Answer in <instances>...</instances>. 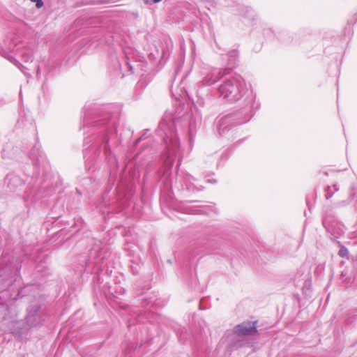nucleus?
Instances as JSON below:
<instances>
[{"label": "nucleus", "mask_w": 357, "mask_h": 357, "mask_svg": "<svg viewBox=\"0 0 357 357\" xmlns=\"http://www.w3.org/2000/svg\"><path fill=\"white\" fill-rule=\"evenodd\" d=\"M257 321L243 322L234 328V333L238 335H249L255 334L257 330Z\"/></svg>", "instance_id": "1"}, {"label": "nucleus", "mask_w": 357, "mask_h": 357, "mask_svg": "<svg viewBox=\"0 0 357 357\" xmlns=\"http://www.w3.org/2000/svg\"><path fill=\"white\" fill-rule=\"evenodd\" d=\"M339 190L337 183L333 185V186L328 185L325 189L326 194L325 197L326 199L332 197L333 194Z\"/></svg>", "instance_id": "2"}, {"label": "nucleus", "mask_w": 357, "mask_h": 357, "mask_svg": "<svg viewBox=\"0 0 357 357\" xmlns=\"http://www.w3.org/2000/svg\"><path fill=\"white\" fill-rule=\"evenodd\" d=\"M40 306L39 305H35L29 309V317L35 316L40 310Z\"/></svg>", "instance_id": "3"}, {"label": "nucleus", "mask_w": 357, "mask_h": 357, "mask_svg": "<svg viewBox=\"0 0 357 357\" xmlns=\"http://www.w3.org/2000/svg\"><path fill=\"white\" fill-rule=\"evenodd\" d=\"M339 255L342 257L348 258L349 257L348 250L344 247H342L339 250Z\"/></svg>", "instance_id": "4"}, {"label": "nucleus", "mask_w": 357, "mask_h": 357, "mask_svg": "<svg viewBox=\"0 0 357 357\" xmlns=\"http://www.w3.org/2000/svg\"><path fill=\"white\" fill-rule=\"evenodd\" d=\"M32 2L36 3V6L37 8H41L43 6V3L42 0H30Z\"/></svg>", "instance_id": "5"}, {"label": "nucleus", "mask_w": 357, "mask_h": 357, "mask_svg": "<svg viewBox=\"0 0 357 357\" xmlns=\"http://www.w3.org/2000/svg\"><path fill=\"white\" fill-rule=\"evenodd\" d=\"M152 1H153V2L154 3H158L160 2V1H162V0H152Z\"/></svg>", "instance_id": "6"}, {"label": "nucleus", "mask_w": 357, "mask_h": 357, "mask_svg": "<svg viewBox=\"0 0 357 357\" xmlns=\"http://www.w3.org/2000/svg\"><path fill=\"white\" fill-rule=\"evenodd\" d=\"M226 86H227V85H223V86H221V89H224L225 88H226Z\"/></svg>", "instance_id": "7"}]
</instances>
